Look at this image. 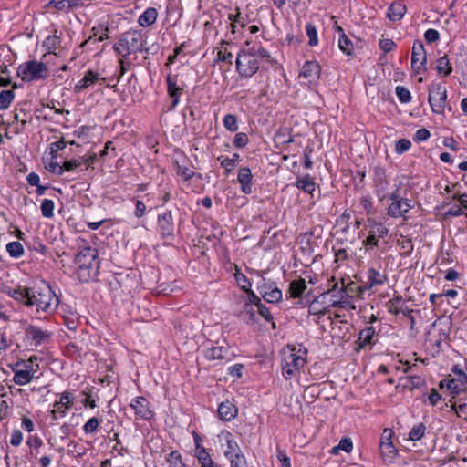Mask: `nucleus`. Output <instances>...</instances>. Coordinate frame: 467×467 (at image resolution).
I'll use <instances>...</instances> for the list:
<instances>
[{
  "label": "nucleus",
  "mask_w": 467,
  "mask_h": 467,
  "mask_svg": "<svg viewBox=\"0 0 467 467\" xmlns=\"http://www.w3.org/2000/svg\"><path fill=\"white\" fill-rule=\"evenodd\" d=\"M15 93L13 90H2L0 92V110H5L9 108L14 100Z\"/></svg>",
  "instance_id": "obj_41"
},
{
  "label": "nucleus",
  "mask_w": 467,
  "mask_h": 467,
  "mask_svg": "<svg viewBox=\"0 0 467 467\" xmlns=\"http://www.w3.org/2000/svg\"><path fill=\"white\" fill-rule=\"evenodd\" d=\"M229 349L225 347H212L205 351V358L208 360H223L227 358Z\"/></svg>",
  "instance_id": "obj_26"
},
{
  "label": "nucleus",
  "mask_w": 467,
  "mask_h": 467,
  "mask_svg": "<svg viewBox=\"0 0 467 467\" xmlns=\"http://www.w3.org/2000/svg\"><path fill=\"white\" fill-rule=\"evenodd\" d=\"M78 6V2L75 0H50L47 4V8H56L57 10H69Z\"/></svg>",
  "instance_id": "obj_30"
},
{
  "label": "nucleus",
  "mask_w": 467,
  "mask_h": 467,
  "mask_svg": "<svg viewBox=\"0 0 467 467\" xmlns=\"http://www.w3.org/2000/svg\"><path fill=\"white\" fill-rule=\"evenodd\" d=\"M99 424L100 420L96 417H92L84 424L83 431L86 434L94 433L98 430Z\"/></svg>",
  "instance_id": "obj_49"
},
{
  "label": "nucleus",
  "mask_w": 467,
  "mask_h": 467,
  "mask_svg": "<svg viewBox=\"0 0 467 467\" xmlns=\"http://www.w3.org/2000/svg\"><path fill=\"white\" fill-rule=\"evenodd\" d=\"M307 350L306 348L288 347L283 352L282 373L283 376L289 379L304 368L306 362Z\"/></svg>",
  "instance_id": "obj_4"
},
{
  "label": "nucleus",
  "mask_w": 467,
  "mask_h": 467,
  "mask_svg": "<svg viewBox=\"0 0 467 467\" xmlns=\"http://www.w3.org/2000/svg\"><path fill=\"white\" fill-rule=\"evenodd\" d=\"M254 305L244 304L243 306V309L240 311V317L245 320L247 323H254L255 321V311L254 309Z\"/></svg>",
  "instance_id": "obj_40"
},
{
  "label": "nucleus",
  "mask_w": 467,
  "mask_h": 467,
  "mask_svg": "<svg viewBox=\"0 0 467 467\" xmlns=\"http://www.w3.org/2000/svg\"><path fill=\"white\" fill-rule=\"evenodd\" d=\"M240 160V155L238 153H234L232 158L223 156L218 158V161H221V166L225 169L226 173L231 172Z\"/></svg>",
  "instance_id": "obj_34"
},
{
  "label": "nucleus",
  "mask_w": 467,
  "mask_h": 467,
  "mask_svg": "<svg viewBox=\"0 0 467 467\" xmlns=\"http://www.w3.org/2000/svg\"><path fill=\"white\" fill-rule=\"evenodd\" d=\"M306 32L309 38L308 45L311 47L317 46L318 43V37L316 26L311 23L306 24Z\"/></svg>",
  "instance_id": "obj_48"
},
{
  "label": "nucleus",
  "mask_w": 467,
  "mask_h": 467,
  "mask_svg": "<svg viewBox=\"0 0 467 467\" xmlns=\"http://www.w3.org/2000/svg\"><path fill=\"white\" fill-rule=\"evenodd\" d=\"M374 186L377 196L380 201L389 198V182L387 179L385 170L377 168L374 175Z\"/></svg>",
  "instance_id": "obj_14"
},
{
  "label": "nucleus",
  "mask_w": 467,
  "mask_h": 467,
  "mask_svg": "<svg viewBox=\"0 0 467 467\" xmlns=\"http://www.w3.org/2000/svg\"><path fill=\"white\" fill-rule=\"evenodd\" d=\"M6 251L13 258H19L25 253L22 244L17 241L8 243L6 245Z\"/></svg>",
  "instance_id": "obj_39"
},
{
  "label": "nucleus",
  "mask_w": 467,
  "mask_h": 467,
  "mask_svg": "<svg viewBox=\"0 0 467 467\" xmlns=\"http://www.w3.org/2000/svg\"><path fill=\"white\" fill-rule=\"evenodd\" d=\"M85 399L82 400V404L86 408L95 409L97 407L96 400L92 398L88 391L83 390L81 392Z\"/></svg>",
  "instance_id": "obj_64"
},
{
  "label": "nucleus",
  "mask_w": 467,
  "mask_h": 467,
  "mask_svg": "<svg viewBox=\"0 0 467 467\" xmlns=\"http://www.w3.org/2000/svg\"><path fill=\"white\" fill-rule=\"evenodd\" d=\"M268 303H277L282 299V291L274 286L270 290H263V296Z\"/></svg>",
  "instance_id": "obj_36"
},
{
  "label": "nucleus",
  "mask_w": 467,
  "mask_h": 467,
  "mask_svg": "<svg viewBox=\"0 0 467 467\" xmlns=\"http://www.w3.org/2000/svg\"><path fill=\"white\" fill-rule=\"evenodd\" d=\"M249 142V139L246 133L238 132L234 139V145L236 148H244Z\"/></svg>",
  "instance_id": "obj_59"
},
{
  "label": "nucleus",
  "mask_w": 467,
  "mask_h": 467,
  "mask_svg": "<svg viewBox=\"0 0 467 467\" xmlns=\"http://www.w3.org/2000/svg\"><path fill=\"white\" fill-rule=\"evenodd\" d=\"M12 371L14 372L13 382L18 386H25L30 383L36 375L35 371L22 369L15 365L12 366Z\"/></svg>",
  "instance_id": "obj_22"
},
{
  "label": "nucleus",
  "mask_w": 467,
  "mask_h": 467,
  "mask_svg": "<svg viewBox=\"0 0 467 467\" xmlns=\"http://www.w3.org/2000/svg\"><path fill=\"white\" fill-rule=\"evenodd\" d=\"M176 173L178 176H181L184 179V181H189L192 178H194L195 172L190 170L186 166H182L177 164Z\"/></svg>",
  "instance_id": "obj_56"
},
{
  "label": "nucleus",
  "mask_w": 467,
  "mask_h": 467,
  "mask_svg": "<svg viewBox=\"0 0 467 467\" xmlns=\"http://www.w3.org/2000/svg\"><path fill=\"white\" fill-rule=\"evenodd\" d=\"M306 289V280L303 278H299L297 280H294L289 285L288 293L290 297L298 298L300 297Z\"/></svg>",
  "instance_id": "obj_28"
},
{
  "label": "nucleus",
  "mask_w": 467,
  "mask_h": 467,
  "mask_svg": "<svg viewBox=\"0 0 467 467\" xmlns=\"http://www.w3.org/2000/svg\"><path fill=\"white\" fill-rule=\"evenodd\" d=\"M296 186L305 192L312 194V192L315 191L316 184L312 177L309 175H305L304 177L297 179Z\"/></svg>",
  "instance_id": "obj_32"
},
{
  "label": "nucleus",
  "mask_w": 467,
  "mask_h": 467,
  "mask_svg": "<svg viewBox=\"0 0 467 467\" xmlns=\"http://www.w3.org/2000/svg\"><path fill=\"white\" fill-rule=\"evenodd\" d=\"M452 371L456 377L447 381V389L455 396L466 389L467 375L459 366H454Z\"/></svg>",
  "instance_id": "obj_13"
},
{
  "label": "nucleus",
  "mask_w": 467,
  "mask_h": 467,
  "mask_svg": "<svg viewBox=\"0 0 467 467\" xmlns=\"http://www.w3.org/2000/svg\"><path fill=\"white\" fill-rule=\"evenodd\" d=\"M99 79V76L98 73L88 70L84 78L79 80L74 87L75 92H81L82 90L89 88L90 86L97 83Z\"/></svg>",
  "instance_id": "obj_24"
},
{
  "label": "nucleus",
  "mask_w": 467,
  "mask_h": 467,
  "mask_svg": "<svg viewBox=\"0 0 467 467\" xmlns=\"http://www.w3.org/2000/svg\"><path fill=\"white\" fill-rule=\"evenodd\" d=\"M194 456L198 460L200 467H218L205 448H198V451H194Z\"/></svg>",
  "instance_id": "obj_27"
},
{
  "label": "nucleus",
  "mask_w": 467,
  "mask_h": 467,
  "mask_svg": "<svg viewBox=\"0 0 467 467\" xmlns=\"http://www.w3.org/2000/svg\"><path fill=\"white\" fill-rule=\"evenodd\" d=\"M375 328L373 327H367L359 332L358 343L360 348L371 344L372 338L375 336Z\"/></svg>",
  "instance_id": "obj_33"
},
{
  "label": "nucleus",
  "mask_w": 467,
  "mask_h": 467,
  "mask_svg": "<svg viewBox=\"0 0 467 467\" xmlns=\"http://www.w3.org/2000/svg\"><path fill=\"white\" fill-rule=\"evenodd\" d=\"M166 461L169 463V467H185L182 454L178 451H171L168 454Z\"/></svg>",
  "instance_id": "obj_42"
},
{
  "label": "nucleus",
  "mask_w": 467,
  "mask_h": 467,
  "mask_svg": "<svg viewBox=\"0 0 467 467\" xmlns=\"http://www.w3.org/2000/svg\"><path fill=\"white\" fill-rule=\"evenodd\" d=\"M217 60L222 62H226L230 65L233 64V54L227 49H220L217 53Z\"/></svg>",
  "instance_id": "obj_63"
},
{
  "label": "nucleus",
  "mask_w": 467,
  "mask_h": 467,
  "mask_svg": "<svg viewBox=\"0 0 467 467\" xmlns=\"http://www.w3.org/2000/svg\"><path fill=\"white\" fill-rule=\"evenodd\" d=\"M424 38L427 43H434L440 39V34L436 29L430 28L425 31Z\"/></svg>",
  "instance_id": "obj_61"
},
{
  "label": "nucleus",
  "mask_w": 467,
  "mask_h": 467,
  "mask_svg": "<svg viewBox=\"0 0 467 467\" xmlns=\"http://www.w3.org/2000/svg\"><path fill=\"white\" fill-rule=\"evenodd\" d=\"M222 435L226 441V449L224 450V455L226 458L234 457V455L243 453L238 443L234 440L233 434L230 431H224L222 433Z\"/></svg>",
  "instance_id": "obj_23"
},
{
  "label": "nucleus",
  "mask_w": 467,
  "mask_h": 467,
  "mask_svg": "<svg viewBox=\"0 0 467 467\" xmlns=\"http://www.w3.org/2000/svg\"><path fill=\"white\" fill-rule=\"evenodd\" d=\"M395 186L396 189L391 192L389 197L392 202L388 207L387 213L393 218L405 217V214L412 208L411 201L401 196L399 186Z\"/></svg>",
  "instance_id": "obj_8"
},
{
  "label": "nucleus",
  "mask_w": 467,
  "mask_h": 467,
  "mask_svg": "<svg viewBox=\"0 0 467 467\" xmlns=\"http://www.w3.org/2000/svg\"><path fill=\"white\" fill-rule=\"evenodd\" d=\"M54 202L50 199H44L42 201L40 209L41 213L46 218H52L54 216Z\"/></svg>",
  "instance_id": "obj_45"
},
{
  "label": "nucleus",
  "mask_w": 467,
  "mask_h": 467,
  "mask_svg": "<svg viewBox=\"0 0 467 467\" xmlns=\"http://www.w3.org/2000/svg\"><path fill=\"white\" fill-rule=\"evenodd\" d=\"M246 296L244 297V304H250L254 305V306H257L258 305H261V299L258 297L255 293L251 290V288L248 291H245Z\"/></svg>",
  "instance_id": "obj_57"
},
{
  "label": "nucleus",
  "mask_w": 467,
  "mask_h": 467,
  "mask_svg": "<svg viewBox=\"0 0 467 467\" xmlns=\"http://www.w3.org/2000/svg\"><path fill=\"white\" fill-rule=\"evenodd\" d=\"M262 60L270 65L275 63L270 53L262 47L242 49L237 55L236 69L241 77L251 78L258 71Z\"/></svg>",
  "instance_id": "obj_2"
},
{
  "label": "nucleus",
  "mask_w": 467,
  "mask_h": 467,
  "mask_svg": "<svg viewBox=\"0 0 467 467\" xmlns=\"http://www.w3.org/2000/svg\"><path fill=\"white\" fill-rule=\"evenodd\" d=\"M436 69L439 74L444 76H449L451 73L452 67L446 55L437 60Z\"/></svg>",
  "instance_id": "obj_38"
},
{
  "label": "nucleus",
  "mask_w": 467,
  "mask_h": 467,
  "mask_svg": "<svg viewBox=\"0 0 467 467\" xmlns=\"http://www.w3.org/2000/svg\"><path fill=\"white\" fill-rule=\"evenodd\" d=\"M426 431V427L423 423H419L415 425L409 433V439L413 441H420Z\"/></svg>",
  "instance_id": "obj_46"
},
{
  "label": "nucleus",
  "mask_w": 467,
  "mask_h": 467,
  "mask_svg": "<svg viewBox=\"0 0 467 467\" xmlns=\"http://www.w3.org/2000/svg\"><path fill=\"white\" fill-rule=\"evenodd\" d=\"M429 103L435 114H443L447 105V90L441 83H432L428 88Z\"/></svg>",
  "instance_id": "obj_7"
},
{
  "label": "nucleus",
  "mask_w": 467,
  "mask_h": 467,
  "mask_svg": "<svg viewBox=\"0 0 467 467\" xmlns=\"http://www.w3.org/2000/svg\"><path fill=\"white\" fill-rule=\"evenodd\" d=\"M61 40L57 35L48 36L43 42V47H46L49 54H55V51L60 47Z\"/></svg>",
  "instance_id": "obj_35"
},
{
  "label": "nucleus",
  "mask_w": 467,
  "mask_h": 467,
  "mask_svg": "<svg viewBox=\"0 0 467 467\" xmlns=\"http://www.w3.org/2000/svg\"><path fill=\"white\" fill-rule=\"evenodd\" d=\"M9 296L28 308L46 315L54 314L59 305V298L53 289L46 285L39 288L21 287L11 289Z\"/></svg>",
  "instance_id": "obj_1"
},
{
  "label": "nucleus",
  "mask_w": 467,
  "mask_h": 467,
  "mask_svg": "<svg viewBox=\"0 0 467 467\" xmlns=\"http://www.w3.org/2000/svg\"><path fill=\"white\" fill-rule=\"evenodd\" d=\"M223 127L231 131L234 132L238 130L237 117L234 114H226L223 119Z\"/></svg>",
  "instance_id": "obj_44"
},
{
  "label": "nucleus",
  "mask_w": 467,
  "mask_h": 467,
  "mask_svg": "<svg viewBox=\"0 0 467 467\" xmlns=\"http://www.w3.org/2000/svg\"><path fill=\"white\" fill-rule=\"evenodd\" d=\"M217 412L222 420L230 421L236 417L238 410L234 404L225 400L219 404Z\"/></svg>",
  "instance_id": "obj_21"
},
{
  "label": "nucleus",
  "mask_w": 467,
  "mask_h": 467,
  "mask_svg": "<svg viewBox=\"0 0 467 467\" xmlns=\"http://www.w3.org/2000/svg\"><path fill=\"white\" fill-rule=\"evenodd\" d=\"M52 334L36 326L29 325L25 329V342L26 347L38 348L51 340Z\"/></svg>",
  "instance_id": "obj_9"
},
{
  "label": "nucleus",
  "mask_w": 467,
  "mask_h": 467,
  "mask_svg": "<svg viewBox=\"0 0 467 467\" xmlns=\"http://www.w3.org/2000/svg\"><path fill=\"white\" fill-rule=\"evenodd\" d=\"M396 95L401 103H408L411 99L410 90L403 86L396 87Z\"/></svg>",
  "instance_id": "obj_51"
},
{
  "label": "nucleus",
  "mask_w": 467,
  "mask_h": 467,
  "mask_svg": "<svg viewBox=\"0 0 467 467\" xmlns=\"http://www.w3.org/2000/svg\"><path fill=\"white\" fill-rule=\"evenodd\" d=\"M158 229L161 238L173 237L174 222L171 211L158 215Z\"/></svg>",
  "instance_id": "obj_16"
},
{
  "label": "nucleus",
  "mask_w": 467,
  "mask_h": 467,
  "mask_svg": "<svg viewBox=\"0 0 467 467\" xmlns=\"http://www.w3.org/2000/svg\"><path fill=\"white\" fill-rule=\"evenodd\" d=\"M74 394L70 391H64L60 394L59 400H56L53 407L62 406L66 410H70L74 405Z\"/></svg>",
  "instance_id": "obj_31"
},
{
  "label": "nucleus",
  "mask_w": 467,
  "mask_h": 467,
  "mask_svg": "<svg viewBox=\"0 0 467 467\" xmlns=\"http://www.w3.org/2000/svg\"><path fill=\"white\" fill-rule=\"evenodd\" d=\"M363 287V285H358L354 282H350L347 285V286L342 287V292L348 297H352L349 293H355L357 296H360L363 293L360 292L359 288Z\"/></svg>",
  "instance_id": "obj_54"
},
{
  "label": "nucleus",
  "mask_w": 467,
  "mask_h": 467,
  "mask_svg": "<svg viewBox=\"0 0 467 467\" xmlns=\"http://www.w3.org/2000/svg\"><path fill=\"white\" fill-rule=\"evenodd\" d=\"M338 46L340 50L346 55L351 56L353 54L354 45L345 33L339 36Z\"/></svg>",
  "instance_id": "obj_37"
},
{
  "label": "nucleus",
  "mask_w": 467,
  "mask_h": 467,
  "mask_svg": "<svg viewBox=\"0 0 467 467\" xmlns=\"http://www.w3.org/2000/svg\"><path fill=\"white\" fill-rule=\"evenodd\" d=\"M411 147V142L406 139H400L396 142L395 150L398 154H402L403 152L410 150Z\"/></svg>",
  "instance_id": "obj_60"
},
{
  "label": "nucleus",
  "mask_w": 467,
  "mask_h": 467,
  "mask_svg": "<svg viewBox=\"0 0 467 467\" xmlns=\"http://www.w3.org/2000/svg\"><path fill=\"white\" fill-rule=\"evenodd\" d=\"M387 281V274L371 267L367 273V282L364 284L363 287L359 288V290L361 293H364L366 290L382 286Z\"/></svg>",
  "instance_id": "obj_17"
},
{
  "label": "nucleus",
  "mask_w": 467,
  "mask_h": 467,
  "mask_svg": "<svg viewBox=\"0 0 467 467\" xmlns=\"http://www.w3.org/2000/svg\"><path fill=\"white\" fill-rule=\"evenodd\" d=\"M393 434L394 432L391 429H384L381 435L380 451L382 456L389 460L394 459L397 455V450L391 441Z\"/></svg>",
  "instance_id": "obj_18"
},
{
  "label": "nucleus",
  "mask_w": 467,
  "mask_h": 467,
  "mask_svg": "<svg viewBox=\"0 0 467 467\" xmlns=\"http://www.w3.org/2000/svg\"><path fill=\"white\" fill-rule=\"evenodd\" d=\"M389 230L383 223L373 221L369 224L368 235L363 241V245L366 246L367 249L378 246L379 239L387 236Z\"/></svg>",
  "instance_id": "obj_11"
},
{
  "label": "nucleus",
  "mask_w": 467,
  "mask_h": 467,
  "mask_svg": "<svg viewBox=\"0 0 467 467\" xmlns=\"http://www.w3.org/2000/svg\"><path fill=\"white\" fill-rule=\"evenodd\" d=\"M17 75L26 82L43 80L48 77V67L43 62L30 60L17 67Z\"/></svg>",
  "instance_id": "obj_5"
},
{
  "label": "nucleus",
  "mask_w": 467,
  "mask_h": 467,
  "mask_svg": "<svg viewBox=\"0 0 467 467\" xmlns=\"http://www.w3.org/2000/svg\"><path fill=\"white\" fill-rule=\"evenodd\" d=\"M353 449V443L351 439L343 438L340 440L339 443L332 448L331 453L337 454L338 451H344L346 452H350Z\"/></svg>",
  "instance_id": "obj_43"
},
{
  "label": "nucleus",
  "mask_w": 467,
  "mask_h": 467,
  "mask_svg": "<svg viewBox=\"0 0 467 467\" xmlns=\"http://www.w3.org/2000/svg\"><path fill=\"white\" fill-rule=\"evenodd\" d=\"M158 12L154 7H148L138 18L140 26L146 27L156 22Z\"/></svg>",
  "instance_id": "obj_25"
},
{
  "label": "nucleus",
  "mask_w": 467,
  "mask_h": 467,
  "mask_svg": "<svg viewBox=\"0 0 467 467\" xmlns=\"http://www.w3.org/2000/svg\"><path fill=\"white\" fill-rule=\"evenodd\" d=\"M109 29L108 26H103L102 25L94 26L92 28V36L89 37V40L92 37H97L99 41H103L104 39H107L109 37Z\"/></svg>",
  "instance_id": "obj_47"
},
{
  "label": "nucleus",
  "mask_w": 467,
  "mask_h": 467,
  "mask_svg": "<svg viewBox=\"0 0 467 467\" xmlns=\"http://www.w3.org/2000/svg\"><path fill=\"white\" fill-rule=\"evenodd\" d=\"M16 368H20L22 369L35 371V374L37 373L39 366L37 364H32V359L26 360H19L14 364Z\"/></svg>",
  "instance_id": "obj_52"
},
{
  "label": "nucleus",
  "mask_w": 467,
  "mask_h": 467,
  "mask_svg": "<svg viewBox=\"0 0 467 467\" xmlns=\"http://www.w3.org/2000/svg\"><path fill=\"white\" fill-rule=\"evenodd\" d=\"M230 462V467H247V462L243 453L227 458Z\"/></svg>",
  "instance_id": "obj_53"
},
{
  "label": "nucleus",
  "mask_w": 467,
  "mask_h": 467,
  "mask_svg": "<svg viewBox=\"0 0 467 467\" xmlns=\"http://www.w3.org/2000/svg\"><path fill=\"white\" fill-rule=\"evenodd\" d=\"M388 311L395 316L402 314L405 317L410 316V313L413 312V310L410 309L407 306H405V304H401L400 306H389Z\"/></svg>",
  "instance_id": "obj_55"
},
{
  "label": "nucleus",
  "mask_w": 467,
  "mask_h": 467,
  "mask_svg": "<svg viewBox=\"0 0 467 467\" xmlns=\"http://www.w3.org/2000/svg\"><path fill=\"white\" fill-rule=\"evenodd\" d=\"M98 251L92 247H84L81 249L75 257V263L78 267L79 275H85L87 271V278L93 274L97 273L99 263L97 262Z\"/></svg>",
  "instance_id": "obj_6"
},
{
  "label": "nucleus",
  "mask_w": 467,
  "mask_h": 467,
  "mask_svg": "<svg viewBox=\"0 0 467 467\" xmlns=\"http://www.w3.org/2000/svg\"><path fill=\"white\" fill-rule=\"evenodd\" d=\"M320 73L321 67L317 61H306L303 65L300 76L313 82L319 78Z\"/></svg>",
  "instance_id": "obj_20"
},
{
  "label": "nucleus",
  "mask_w": 467,
  "mask_h": 467,
  "mask_svg": "<svg viewBox=\"0 0 467 467\" xmlns=\"http://www.w3.org/2000/svg\"><path fill=\"white\" fill-rule=\"evenodd\" d=\"M276 457L280 462V467H291L290 458L286 454L285 451L281 450L279 447L276 449Z\"/></svg>",
  "instance_id": "obj_58"
},
{
  "label": "nucleus",
  "mask_w": 467,
  "mask_h": 467,
  "mask_svg": "<svg viewBox=\"0 0 467 467\" xmlns=\"http://www.w3.org/2000/svg\"><path fill=\"white\" fill-rule=\"evenodd\" d=\"M146 43L147 38L141 31H128L119 36L113 49L119 56L128 57L131 53L142 52Z\"/></svg>",
  "instance_id": "obj_3"
},
{
  "label": "nucleus",
  "mask_w": 467,
  "mask_h": 467,
  "mask_svg": "<svg viewBox=\"0 0 467 467\" xmlns=\"http://www.w3.org/2000/svg\"><path fill=\"white\" fill-rule=\"evenodd\" d=\"M235 280L243 291H248L251 288L250 280L243 274L237 271L234 275Z\"/></svg>",
  "instance_id": "obj_50"
},
{
  "label": "nucleus",
  "mask_w": 467,
  "mask_h": 467,
  "mask_svg": "<svg viewBox=\"0 0 467 467\" xmlns=\"http://www.w3.org/2000/svg\"><path fill=\"white\" fill-rule=\"evenodd\" d=\"M129 407L133 410L137 420H150L154 417V412L150 409V401L142 396L133 398Z\"/></svg>",
  "instance_id": "obj_10"
},
{
  "label": "nucleus",
  "mask_w": 467,
  "mask_h": 467,
  "mask_svg": "<svg viewBox=\"0 0 467 467\" xmlns=\"http://www.w3.org/2000/svg\"><path fill=\"white\" fill-rule=\"evenodd\" d=\"M167 92L171 99V104L169 110L174 109L180 102L181 95L184 85L178 84V76L169 74L166 78Z\"/></svg>",
  "instance_id": "obj_15"
},
{
  "label": "nucleus",
  "mask_w": 467,
  "mask_h": 467,
  "mask_svg": "<svg viewBox=\"0 0 467 467\" xmlns=\"http://www.w3.org/2000/svg\"><path fill=\"white\" fill-rule=\"evenodd\" d=\"M348 298L349 297H348L346 295L343 294L339 300L334 301L331 304V306H333V307H340V308H347V307L355 308L354 306L350 305V302H349Z\"/></svg>",
  "instance_id": "obj_62"
},
{
  "label": "nucleus",
  "mask_w": 467,
  "mask_h": 467,
  "mask_svg": "<svg viewBox=\"0 0 467 467\" xmlns=\"http://www.w3.org/2000/svg\"><path fill=\"white\" fill-rule=\"evenodd\" d=\"M427 55L421 41H415L411 50V68L415 73L426 70Z\"/></svg>",
  "instance_id": "obj_12"
},
{
  "label": "nucleus",
  "mask_w": 467,
  "mask_h": 467,
  "mask_svg": "<svg viewBox=\"0 0 467 467\" xmlns=\"http://www.w3.org/2000/svg\"><path fill=\"white\" fill-rule=\"evenodd\" d=\"M406 12V6L400 3H393L389 5L388 10V16L391 21L400 20Z\"/></svg>",
  "instance_id": "obj_29"
},
{
  "label": "nucleus",
  "mask_w": 467,
  "mask_h": 467,
  "mask_svg": "<svg viewBox=\"0 0 467 467\" xmlns=\"http://www.w3.org/2000/svg\"><path fill=\"white\" fill-rule=\"evenodd\" d=\"M237 181L241 184V191L244 194H250L253 192V175L248 167H242L238 171Z\"/></svg>",
  "instance_id": "obj_19"
}]
</instances>
